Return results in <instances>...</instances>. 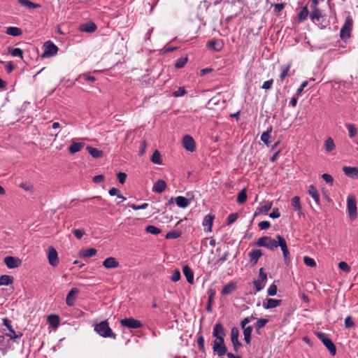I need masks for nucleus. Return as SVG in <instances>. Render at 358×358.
I'll return each mask as SVG.
<instances>
[{
	"mask_svg": "<svg viewBox=\"0 0 358 358\" xmlns=\"http://www.w3.org/2000/svg\"><path fill=\"white\" fill-rule=\"evenodd\" d=\"M247 199V194L245 189H242L238 194L237 202L238 203H243Z\"/></svg>",
	"mask_w": 358,
	"mask_h": 358,
	"instance_id": "09e8293b",
	"label": "nucleus"
},
{
	"mask_svg": "<svg viewBox=\"0 0 358 358\" xmlns=\"http://www.w3.org/2000/svg\"><path fill=\"white\" fill-rule=\"evenodd\" d=\"M48 257L49 264L52 266L55 267L58 265V264H59L58 254H57L56 249L55 248H53L52 246H50L48 248Z\"/></svg>",
	"mask_w": 358,
	"mask_h": 358,
	"instance_id": "2eb2a0df",
	"label": "nucleus"
},
{
	"mask_svg": "<svg viewBox=\"0 0 358 358\" xmlns=\"http://www.w3.org/2000/svg\"><path fill=\"white\" fill-rule=\"evenodd\" d=\"M128 206L134 210H144L146 209L148 206V203H142L141 205H136L133 203H129Z\"/></svg>",
	"mask_w": 358,
	"mask_h": 358,
	"instance_id": "3c124183",
	"label": "nucleus"
},
{
	"mask_svg": "<svg viewBox=\"0 0 358 358\" xmlns=\"http://www.w3.org/2000/svg\"><path fill=\"white\" fill-rule=\"evenodd\" d=\"M276 238L279 239L278 245H280V248L282 252L285 263L286 265H289L290 262V253L287 248V242L284 237L280 235H277Z\"/></svg>",
	"mask_w": 358,
	"mask_h": 358,
	"instance_id": "6e6552de",
	"label": "nucleus"
},
{
	"mask_svg": "<svg viewBox=\"0 0 358 358\" xmlns=\"http://www.w3.org/2000/svg\"><path fill=\"white\" fill-rule=\"evenodd\" d=\"M308 193L314 199L317 204H320V194L318 191L315 188V187L313 185H310L308 187Z\"/></svg>",
	"mask_w": 358,
	"mask_h": 358,
	"instance_id": "7c9ffc66",
	"label": "nucleus"
},
{
	"mask_svg": "<svg viewBox=\"0 0 358 358\" xmlns=\"http://www.w3.org/2000/svg\"><path fill=\"white\" fill-rule=\"evenodd\" d=\"M338 268H339L341 270H342V271H345V272H346V273H349V272L350 271V266H348V264L346 262H339V264H338Z\"/></svg>",
	"mask_w": 358,
	"mask_h": 358,
	"instance_id": "4d7b16f0",
	"label": "nucleus"
},
{
	"mask_svg": "<svg viewBox=\"0 0 358 358\" xmlns=\"http://www.w3.org/2000/svg\"><path fill=\"white\" fill-rule=\"evenodd\" d=\"M353 20L350 17H347L343 26L340 31V37L342 40H347L350 37L352 29Z\"/></svg>",
	"mask_w": 358,
	"mask_h": 358,
	"instance_id": "39448f33",
	"label": "nucleus"
},
{
	"mask_svg": "<svg viewBox=\"0 0 358 358\" xmlns=\"http://www.w3.org/2000/svg\"><path fill=\"white\" fill-rule=\"evenodd\" d=\"M78 29L82 32L93 33L97 29L96 24L92 21L80 24Z\"/></svg>",
	"mask_w": 358,
	"mask_h": 358,
	"instance_id": "dca6fc26",
	"label": "nucleus"
},
{
	"mask_svg": "<svg viewBox=\"0 0 358 358\" xmlns=\"http://www.w3.org/2000/svg\"><path fill=\"white\" fill-rule=\"evenodd\" d=\"M117 179L121 184H124L126 180L127 175L124 173L120 172L117 174Z\"/></svg>",
	"mask_w": 358,
	"mask_h": 358,
	"instance_id": "774afa93",
	"label": "nucleus"
},
{
	"mask_svg": "<svg viewBox=\"0 0 358 358\" xmlns=\"http://www.w3.org/2000/svg\"><path fill=\"white\" fill-rule=\"evenodd\" d=\"M258 227L261 230H266L271 227V223L268 221H262L258 224Z\"/></svg>",
	"mask_w": 358,
	"mask_h": 358,
	"instance_id": "680f3d73",
	"label": "nucleus"
},
{
	"mask_svg": "<svg viewBox=\"0 0 358 358\" xmlns=\"http://www.w3.org/2000/svg\"><path fill=\"white\" fill-rule=\"evenodd\" d=\"M4 262L8 268H15L21 264V260L18 258L8 256L4 258Z\"/></svg>",
	"mask_w": 358,
	"mask_h": 358,
	"instance_id": "f3484780",
	"label": "nucleus"
},
{
	"mask_svg": "<svg viewBox=\"0 0 358 358\" xmlns=\"http://www.w3.org/2000/svg\"><path fill=\"white\" fill-rule=\"evenodd\" d=\"M280 216V211L278 208H275L273 209V211L269 214V217L272 219L278 218Z\"/></svg>",
	"mask_w": 358,
	"mask_h": 358,
	"instance_id": "338daca9",
	"label": "nucleus"
},
{
	"mask_svg": "<svg viewBox=\"0 0 358 358\" xmlns=\"http://www.w3.org/2000/svg\"><path fill=\"white\" fill-rule=\"evenodd\" d=\"M183 148L188 152H193L196 150V143L194 138L189 135H185L182 139Z\"/></svg>",
	"mask_w": 358,
	"mask_h": 358,
	"instance_id": "1a4fd4ad",
	"label": "nucleus"
},
{
	"mask_svg": "<svg viewBox=\"0 0 358 358\" xmlns=\"http://www.w3.org/2000/svg\"><path fill=\"white\" fill-rule=\"evenodd\" d=\"M279 239H274L271 236H265L260 237L256 242L253 243L254 245L258 247H264L271 251H273L278 247H280Z\"/></svg>",
	"mask_w": 358,
	"mask_h": 358,
	"instance_id": "f03ea898",
	"label": "nucleus"
},
{
	"mask_svg": "<svg viewBox=\"0 0 358 358\" xmlns=\"http://www.w3.org/2000/svg\"><path fill=\"white\" fill-rule=\"evenodd\" d=\"M145 231L148 233H150V234H155V235H157V234H159V233H161V229L154 225L147 226L145 228Z\"/></svg>",
	"mask_w": 358,
	"mask_h": 358,
	"instance_id": "de8ad7c7",
	"label": "nucleus"
},
{
	"mask_svg": "<svg viewBox=\"0 0 358 358\" xmlns=\"http://www.w3.org/2000/svg\"><path fill=\"white\" fill-rule=\"evenodd\" d=\"M237 218H238L237 213H231L227 217V224L229 225V224L234 223L237 220Z\"/></svg>",
	"mask_w": 358,
	"mask_h": 358,
	"instance_id": "69168bd1",
	"label": "nucleus"
},
{
	"mask_svg": "<svg viewBox=\"0 0 358 358\" xmlns=\"http://www.w3.org/2000/svg\"><path fill=\"white\" fill-rule=\"evenodd\" d=\"M345 127L348 131L349 137L350 138H354L357 134V129L355 127V126L352 124L348 123V124H345Z\"/></svg>",
	"mask_w": 358,
	"mask_h": 358,
	"instance_id": "37998d69",
	"label": "nucleus"
},
{
	"mask_svg": "<svg viewBox=\"0 0 358 358\" xmlns=\"http://www.w3.org/2000/svg\"><path fill=\"white\" fill-rule=\"evenodd\" d=\"M207 47L215 50L216 52H220L222 49V43L214 40L208 41L207 43Z\"/></svg>",
	"mask_w": 358,
	"mask_h": 358,
	"instance_id": "e433bc0d",
	"label": "nucleus"
},
{
	"mask_svg": "<svg viewBox=\"0 0 358 358\" xmlns=\"http://www.w3.org/2000/svg\"><path fill=\"white\" fill-rule=\"evenodd\" d=\"M94 330L103 338L116 339L117 335L113 332L107 320L96 324Z\"/></svg>",
	"mask_w": 358,
	"mask_h": 358,
	"instance_id": "f257e3e1",
	"label": "nucleus"
},
{
	"mask_svg": "<svg viewBox=\"0 0 358 358\" xmlns=\"http://www.w3.org/2000/svg\"><path fill=\"white\" fill-rule=\"evenodd\" d=\"M323 344L328 349L332 356H334L336 354V348L329 338L326 341H324Z\"/></svg>",
	"mask_w": 358,
	"mask_h": 358,
	"instance_id": "72a5a7b5",
	"label": "nucleus"
},
{
	"mask_svg": "<svg viewBox=\"0 0 358 358\" xmlns=\"http://www.w3.org/2000/svg\"><path fill=\"white\" fill-rule=\"evenodd\" d=\"M166 184L163 180H158L153 185L152 190L155 192L161 193L165 190Z\"/></svg>",
	"mask_w": 358,
	"mask_h": 358,
	"instance_id": "bb28decb",
	"label": "nucleus"
},
{
	"mask_svg": "<svg viewBox=\"0 0 358 358\" xmlns=\"http://www.w3.org/2000/svg\"><path fill=\"white\" fill-rule=\"evenodd\" d=\"M120 324L122 326L129 329H138L142 327L141 322L133 317L122 319Z\"/></svg>",
	"mask_w": 358,
	"mask_h": 358,
	"instance_id": "9d476101",
	"label": "nucleus"
},
{
	"mask_svg": "<svg viewBox=\"0 0 358 358\" xmlns=\"http://www.w3.org/2000/svg\"><path fill=\"white\" fill-rule=\"evenodd\" d=\"M48 322L54 329L59 325V317L57 315H50L48 317Z\"/></svg>",
	"mask_w": 358,
	"mask_h": 358,
	"instance_id": "c756f323",
	"label": "nucleus"
},
{
	"mask_svg": "<svg viewBox=\"0 0 358 358\" xmlns=\"http://www.w3.org/2000/svg\"><path fill=\"white\" fill-rule=\"evenodd\" d=\"M85 146V143L82 142H75L72 141L71 145L69 148V152L71 154H75L79 151H80L83 147Z\"/></svg>",
	"mask_w": 358,
	"mask_h": 358,
	"instance_id": "b1692460",
	"label": "nucleus"
},
{
	"mask_svg": "<svg viewBox=\"0 0 358 358\" xmlns=\"http://www.w3.org/2000/svg\"><path fill=\"white\" fill-rule=\"evenodd\" d=\"M268 322V320L267 319L261 318L257 320V322L255 323V327L256 330H259L260 329L263 328L267 323Z\"/></svg>",
	"mask_w": 358,
	"mask_h": 358,
	"instance_id": "8fccbe9b",
	"label": "nucleus"
},
{
	"mask_svg": "<svg viewBox=\"0 0 358 358\" xmlns=\"http://www.w3.org/2000/svg\"><path fill=\"white\" fill-rule=\"evenodd\" d=\"M244 340L247 343H250L251 341V334L252 331V327L248 326L246 328H243Z\"/></svg>",
	"mask_w": 358,
	"mask_h": 358,
	"instance_id": "a19ab883",
	"label": "nucleus"
},
{
	"mask_svg": "<svg viewBox=\"0 0 358 358\" xmlns=\"http://www.w3.org/2000/svg\"><path fill=\"white\" fill-rule=\"evenodd\" d=\"M17 2L22 5V6H24L29 9H36L39 8L41 7V6L38 3H34L30 1L29 0H17Z\"/></svg>",
	"mask_w": 358,
	"mask_h": 358,
	"instance_id": "cd10ccee",
	"label": "nucleus"
},
{
	"mask_svg": "<svg viewBox=\"0 0 358 358\" xmlns=\"http://www.w3.org/2000/svg\"><path fill=\"white\" fill-rule=\"evenodd\" d=\"M14 278L8 275H2L0 276V286L8 285L13 282Z\"/></svg>",
	"mask_w": 358,
	"mask_h": 358,
	"instance_id": "f704fd0d",
	"label": "nucleus"
},
{
	"mask_svg": "<svg viewBox=\"0 0 358 358\" xmlns=\"http://www.w3.org/2000/svg\"><path fill=\"white\" fill-rule=\"evenodd\" d=\"M79 293V289L76 287H73L67 294L66 298V303L69 306H73L75 303V296Z\"/></svg>",
	"mask_w": 358,
	"mask_h": 358,
	"instance_id": "6ab92c4d",
	"label": "nucleus"
},
{
	"mask_svg": "<svg viewBox=\"0 0 358 358\" xmlns=\"http://www.w3.org/2000/svg\"><path fill=\"white\" fill-rule=\"evenodd\" d=\"M262 255L263 252L260 249H253L248 252L250 262L252 265H255Z\"/></svg>",
	"mask_w": 358,
	"mask_h": 358,
	"instance_id": "a211bd4d",
	"label": "nucleus"
},
{
	"mask_svg": "<svg viewBox=\"0 0 358 358\" xmlns=\"http://www.w3.org/2000/svg\"><path fill=\"white\" fill-rule=\"evenodd\" d=\"M197 345H198V347H199V349L200 351H201V352H204L205 351L204 338H203V336L202 335H199L198 336Z\"/></svg>",
	"mask_w": 358,
	"mask_h": 358,
	"instance_id": "603ef678",
	"label": "nucleus"
},
{
	"mask_svg": "<svg viewBox=\"0 0 358 358\" xmlns=\"http://www.w3.org/2000/svg\"><path fill=\"white\" fill-rule=\"evenodd\" d=\"M239 331L237 327H233L231 330V341L233 344L234 350L238 352L240 347L242 345L241 343L238 341Z\"/></svg>",
	"mask_w": 358,
	"mask_h": 358,
	"instance_id": "ddd939ff",
	"label": "nucleus"
},
{
	"mask_svg": "<svg viewBox=\"0 0 358 358\" xmlns=\"http://www.w3.org/2000/svg\"><path fill=\"white\" fill-rule=\"evenodd\" d=\"M272 131V126H269L267 128V130L265 132H264L261 136V141L264 142L267 146H268L270 143L269 138L271 137V134Z\"/></svg>",
	"mask_w": 358,
	"mask_h": 358,
	"instance_id": "2f4dec72",
	"label": "nucleus"
},
{
	"mask_svg": "<svg viewBox=\"0 0 358 358\" xmlns=\"http://www.w3.org/2000/svg\"><path fill=\"white\" fill-rule=\"evenodd\" d=\"M347 208L350 219L355 220L357 217V208L356 198L353 195H348L347 197Z\"/></svg>",
	"mask_w": 358,
	"mask_h": 358,
	"instance_id": "20e7f679",
	"label": "nucleus"
},
{
	"mask_svg": "<svg viewBox=\"0 0 358 358\" xmlns=\"http://www.w3.org/2000/svg\"><path fill=\"white\" fill-rule=\"evenodd\" d=\"M309 15V10L307 6H304L301 8V11L298 14V20L299 22H303L306 20Z\"/></svg>",
	"mask_w": 358,
	"mask_h": 358,
	"instance_id": "c9c22d12",
	"label": "nucleus"
},
{
	"mask_svg": "<svg viewBox=\"0 0 358 358\" xmlns=\"http://www.w3.org/2000/svg\"><path fill=\"white\" fill-rule=\"evenodd\" d=\"M43 52L41 55V58H48L57 55L58 52L57 46L51 41H46L43 45Z\"/></svg>",
	"mask_w": 358,
	"mask_h": 358,
	"instance_id": "7ed1b4c3",
	"label": "nucleus"
},
{
	"mask_svg": "<svg viewBox=\"0 0 358 358\" xmlns=\"http://www.w3.org/2000/svg\"><path fill=\"white\" fill-rule=\"evenodd\" d=\"M6 33L8 35H10L13 36H20L22 33V30L15 27H9L6 29Z\"/></svg>",
	"mask_w": 358,
	"mask_h": 358,
	"instance_id": "4c0bfd02",
	"label": "nucleus"
},
{
	"mask_svg": "<svg viewBox=\"0 0 358 358\" xmlns=\"http://www.w3.org/2000/svg\"><path fill=\"white\" fill-rule=\"evenodd\" d=\"M272 208V203L270 201L266 202L264 205H261L257 208L255 215L260 213H266Z\"/></svg>",
	"mask_w": 358,
	"mask_h": 358,
	"instance_id": "473e14b6",
	"label": "nucleus"
},
{
	"mask_svg": "<svg viewBox=\"0 0 358 358\" xmlns=\"http://www.w3.org/2000/svg\"><path fill=\"white\" fill-rule=\"evenodd\" d=\"M336 148L334 140L331 138H328L324 142L325 150L328 152L332 151Z\"/></svg>",
	"mask_w": 358,
	"mask_h": 358,
	"instance_id": "79ce46f5",
	"label": "nucleus"
},
{
	"mask_svg": "<svg viewBox=\"0 0 358 358\" xmlns=\"http://www.w3.org/2000/svg\"><path fill=\"white\" fill-rule=\"evenodd\" d=\"M303 262L306 265H307L310 267H314L316 266V263H315V260L313 258L309 257L308 256H305L303 257Z\"/></svg>",
	"mask_w": 358,
	"mask_h": 358,
	"instance_id": "864d4df0",
	"label": "nucleus"
},
{
	"mask_svg": "<svg viewBox=\"0 0 358 358\" xmlns=\"http://www.w3.org/2000/svg\"><path fill=\"white\" fill-rule=\"evenodd\" d=\"M343 171L347 176L351 178L355 179L358 178V169L357 167L343 166Z\"/></svg>",
	"mask_w": 358,
	"mask_h": 358,
	"instance_id": "4be33fe9",
	"label": "nucleus"
},
{
	"mask_svg": "<svg viewBox=\"0 0 358 358\" xmlns=\"http://www.w3.org/2000/svg\"><path fill=\"white\" fill-rule=\"evenodd\" d=\"M268 296H275L277 293V286L275 284H272L269 286L267 290Z\"/></svg>",
	"mask_w": 358,
	"mask_h": 358,
	"instance_id": "13d9d810",
	"label": "nucleus"
},
{
	"mask_svg": "<svg viewBox=\"0 0 358 358\" xmlns=\"http://www.w3.org/2000/svg\"><path fill=\"white\" fill-rule=\"evenodd\" d=\"M120 265L119 262L116 260V259L113 257H107L103 262V266L106 268H115L118 267Z\"/></svg>",
	"mask_w": 358,
	"mask_h": 358,
	"instance_id": "aec40b11",
	"label": "nucleus"
},
{
	"mask_svg": "<svg viewBox=\"0 0 358 358\" xmlns=\"http://www.w3.org/2000/svg\"><path fill=\"white\" fill-rule=\"evenodd\" d=\"M213 336L216 338L215 341H224L225 336V331L222 324L220 322H217L213 331Z\"/></svg>",
	"mask_w": 358,
	"mask_h": 358,
	"instance_id": "4468645a",
	"label": "nucleus"
},
{
	"mask_svg": "<svg viewBox=\"0 0 358 358\" xmlns=\"http://www.w3.org/2000/svg\"><path fill=\"white\" fill-rule=\"evenodd\" d=\"M176 203L178 206H179V196H176L175 198L171 197L166 203V206L169 207L170 209H171V206L173 205V203Z\"/></svg>",
	"mask_w": 358,
	"mask_h": 358,
	"instance_id": "e2e57ef3",
	"label": "nucleus"
},
{
	"mask_svg": "<svg viewBox=\"0 0 358 358\" xmlns=\"http://www.w3.org/2000/svg\"><path fill=\"white\" fill-rule=\"evenodd\" d=\"M192 201L190 199H187L180 196V208H185L191 203Z\"/></svg>",
	"mask_w": 358,
	"mask_h": 358,
	"instance_id": "6e6d98bb",
	"label": "nucleus"
},
{
	"mask_svg": "<svg viewBox=\"0 0 358 358\" xmlns=\"http://www.w3.org/2000/svg\"><path fill=\"white\" fill-rule=\"evenodd\" d=\"M322 178L324 179V180L329 184V185H332L333 184V182H334V178L333 177L330 175V174H328V173H323L322 175Z\"/></svg>",
	"mask_w": 358,
	"mask_h": 358,
	"instance_id": "052dcab7",
	"label": "nucleus"
},
{
	"mask_svg": "<svg viewBox=\"0 0 358 358\" xmlns=\"http://www.w3.org/2000/svg\"><path fill=\"white\" fill-rule=\"evenodd\" d=\"M19 187L27 192H33L34 187L30 183L22 182L19 185Z\"/></svg>",
	"mask_w": 358,
	"mask_h": 358,
	"instance_id": "5fc2aeb1",
	"label": "nucleus"
},
{
	"mask_svg": "<svg viewBox=\"0 0 358 358\" xmlns=\"http://www.w3.org/2000/svg\"><path fill=\"white\" fill-rule=\"evenodd\" d=\"M182 272L187 282L190 285H193L194 283L193 271L188 266H184L182 267Z\"/></svg>",
	"mask_w": 358,
	"mask_h": 358,
	"instance_id": "5701e85b",
	"label": "nucleus"
},
{
	"mask_svg": "<svg viewBox=\"0 0 358 358\" xmlns=\"http://www.w3.org/2000/svg\"><path fill=\"white\" fill-rule=\"evenodd\" d=\"M311 10L312 11L310 13V20L315 24H322V18L324 17V15L323 14L322 11L318 8Z\"/></svg>",
	"mask_w": 358,
	"mask_h": 358,
	"instance_id": "9b49d317",
	"label": "nucleus"
},
{
	"mask_svg": "<svg viewBox=\"0 0 358 358\" xmlns=\"http://www.w3.org/2000/svg\"><path fill=\"white\" fill-rule=\"evenodd\" d=\"M292 205L295 210L301 211V206L300 202V198L299 196H296L292 199Z\"/></svg>",
	"mask_w": 358,
	"mask_h": 358,
	"instance_id": "49530a36",
	"label": "nucleus"
},
{
	"mask_svg": "<svg viewBox=\"0 0 358 358\" xmlns=\"http://www.w3.org/2000/svg\"><path fill=\"white\" fill-rule=\"evenodd\" d=\"M96 252L97 251L95 248H87V249L80 250V255L82 257L89 258V257H93L94 255H95Z\"/></svg>",
	"mask_w": 358,
	"mask_h": 358,
	"instance_id": "58836bf2",
	"label": "nucleus"
},
{
	"mask_svg": "<svg viewBox=\"0 0 358 358\" xmlns=\"http://www.w3.org/2000/svg\"><path fill=\"white\" fill-rule=\"evenodd\" d=\"M86 150L89 152V154L95 159H99L103 157V152L102 150H100L96 148H93L92 146H87Z\"/></svg>",
	"mask_w": 358,
	"mask_h": 358,
	"instance_id": "393cba45",
	"label": "nucleus"
},
{
	"mask_svg": "<svg viewBox=\"0 0 358 358\" xmlns=\"http://www.w3.org/2000/svg\"><path fill=\"white\" fill-rule=\"evenodd\" d=\"M213 220V215H207L204 217L202 224L203 226L205 227V230H206L207 231H211Z\"/></svg>",
	"mask_w": 358,
	"mask_h": 358,
	"instance_id": "a878e982",
	"label": "nucleus"
},
{
	"mask_svg": "<svg viewBox=\"0 0 358 358\" xmlns=\"http://www.w3.org/2000/svg\"><path fill=\"white\" fill-rule=\"evenodd\" d=\"M282 301L280 299L268 298L266 303L264 302L262 306L264 309H271L278 307L281 304Z\"/></svg>",
	"mask_w": 358,
	"mask_h": 358,
	"instance_id": "412c9836",
	"label": "nucleus"
},
{
	"mask_svg": "<svg viewBox=\"0 0 358 358\" xmlns=\"http://www.w3.org/2000/svg\"><path fill=\"white\" fill-rule=\"evenodd\" d=\"M3 324L7 328L8 330V333L6 334V336L7 337H9L11 340H15L17 338H20L22 336V333L19 331L16 333L15 330L13 329L12 325H11V321L8 319L7 317H5L2 320Z\"/></svg>",
	"mask_w": 358,
	"mask_h": 358,
	"instance_id": "0eeeda50",
	"label": "nucleus"
},
{
	"mask_svg": "<svg viewBox=\"0 0 358 358\" xmlns=\"http://www.w3.org/2000/svg\"><path fill=\"white\" fill-rule=\"evenodd\" d=\"M354 325H355V323H354L352 317L350 316H348L345 319V327L348 328V329H350V328L353 327Z\"/></svg>",
	"mask_w": 358,
	"mask_h": 358,
	"instance_id": "0e129e2a",
	"label": "nucleus"
},
{
	"mask_svg": "<svg viewBox=\"0 0 358 358\" xmlns=\"http://www.w3.org/2000/svg\"><path fill=\"white\" fill-rule=\"evenodd\" d=\"M150 159H151V162L155 164H162L161 154L158 150H155L153 152Z\"/></svg>",
	"mask_w": 358,
	"mask_h": 358,
	"instance_id": "a18cd8bd",
	"label": "nucleus"
},
{
	"mask_svg": "<svg viewBox=\"0 0 358 358\" xmlns=\"http://www.w3.org/2000/svg\"><path fill=\"white\" fill-rule=\"evenodd\" d=\"M73 233L77 238L80 239L83 236V235L85 234V231L83 229H74L73 231Z\"/></svg>",
	"mask_w": 358,
	"mask_h": 358,
	"instance_id": "bf43d9fd",
	"label": "nucleus"
},
{
	"mask_svg": "<svg viewBox=\"0 0 358 358\" xmlns=\"http://www.w3.org/2000/svg\"><path fill=\"white\" fill-rule=\"evenodd\" d=\"M213 351L219 356L222 357L227 355V347L224 345V341H215L213 342Z\"/></svg>",
	"mask_w": 358,
	"mask_h": 358,
	"instance_id": "f8f14e48",
	"label": "nucleus"
},
{
	"mask_svg": "<svg viewBox=\"0 0 358 358\" xmlns=\"http://www.w3.org/2000/svg\"><path fill=\"white\" fill-rule=\"evenodd\" d=\"M291 65L287 64L286 66H283L281 68V73L279 76L281 81H283L285 78L289 76V71L290 70Z\"/></svg>",
	"mask_w": 358,
	"mask_h": 358,
	"instance_id": "c03bdc74",
	"label": "nucleus"
},
{
	"mask_svg": "<svg viewBox=\"0 0 358 358\" xmlns=\"http://www.w3.org/2000/svg\"><path fill=\"white\" fill-rule=\"evenodd\" d=\"M8 51L13 57H19L21 59H23V50L22 49L9 47L8 48Z\"/></svg>",
	"mask_w": 358,
	"mask_h": 358,
	"instance_id": "ea45409f",
	"label": "nucleus"
},
{
	"mask_svg": "<svg viewBox=\"0 0 358 358\" xmlns=\"http://www.w3.org/2000/svg\"><path fill=\"white\" fill-rule=\"evenodd\" d=\"M266 280L267 275L266 273L264 272V269L261 268L259 271L258 279L254 280L253 281V285L256 289L255 294H256L258 292H260L264 289Z\"/></svg>",
	"mask_w": 358,
	"mask_h": 358,
	"instance_id": "423d86ee",
	"label": "nucleus"
},
{
	"mask_svg": "<svg viewBox=\"0 0 358 358\" xmlns=\"http://www.w3.org/2000/svg\"><path fill=\"white\" fill-rule=\"evenodd\" d=\"M236 283L234 282H229L228 284L223 287L221 293L223 295H228L233 292L236 289Z\"/></svg>",
	"mask_w": 358,
	"mask_h": 358,
	"instance_id": "c85d7f7f",
	"label": "nucleus"
}]
</instances>
